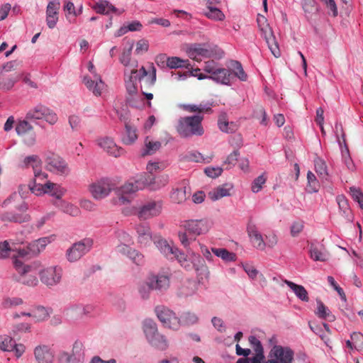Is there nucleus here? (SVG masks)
Returning a JSON list of instances; mask_svg holds the SVG:
<instances>
[{
	"instance_id": "1",
	"label": "nucleus",
	"mask_w": 363,
	"mask_h": 363,
	"mask_svg": "<svg viewBox=\"0 0 363 363\" xmlns=\"http://www.w3.org/2000/svg\"><path fill=\"white\" fill-rule=\"evenodd\" d=\"M133 45L124 50L120 57V62L125 67L124 81L127 92L130 96H135L138 93V82L147 76L146 69L143 66L139 69L138 62L131 59Z\"/></svg>"
},
{
	"instance_id": "2",
	"label": "nucleus",
	"mask_w": 363,
	"mask_h": 363,
	"mask_svg": "<svg viewBox=\"0 0 363 363\" xmlns=\"http://www.w3.org/2000/svg\"><path fill=\"white\" fill-rule=\"evenodd\" d=\"M188 57L196 62H201L206 58H220L223 52L218 46L209 43L191 44L186 50Z\"/></svg>"
},
{
	"instance_id": "3",
	"label": "nucleus",
	"mask_w": 363,
	"mask_h": 363,
	"mask_svg": "<svg viewBox=\"0 0 363 363\" xmlns=\"http://www.w3.org/2000/svg\"><path fill=\"white\" fill-rule=\"evenodd\" d=\"M202 121L203 116L199 115L181 118L178 121L177 132L184 138L202 135L204 132L201 125Z\"/></svg>"
},
{
	"instance_id": "4",
	"label": "nucleus",
	"mask_w": 363,
	"mask_h": 363,
	"mask_svg": "<svg viewBox=\"0 0 363 363\" xmlns=\"http://www.w3.org/2000/svg\"><path fill=\"white\" fill-rule=\"evenodd\" d=\"M149 183L145 180V175H140L137 179L130 180L116 190L119 202L125 204L130 202V197L139 190L143 189Z\"/></svg>"
},
{
	"instance_id": "5",
	"label": "nucleus",
	"mask_w": 363,
	"mask_h": 363,
	"mask_svg": "<svg viewBox=\"0 0 363 363\" xmlns=\"http://www.w3.org/2000/svg\"><path fill=\"white\" fill-rule=\"evenodd\" d=\"M13 267L19 274L18 281L28 286L37 285L38 280L37 279V264H24L21 260L14 258Z\"/></svg>"
},
{
	"instance_id": "6",
	"label": "nucleus",
	"mask_w": 363,
	"mask_h": 363,
	"mask_svg": "<svg viewBox=\"0 0 363 363\" xmlns=\"http://www.w3.org/2000/svg\"><path fill=\"white\" fill-rule=\"evenodd\" d=\"M143 328L145 337L150 344L161 350H164L167 348V340L164 335L158 333L157 325L152 320H145Z\"/></svg>"
},
{
	"instance_id": "7",
	"label": "nucleus",
	"mask_w": 363,
	"mask_h": 363,
	"mask_svg": "<svg viewBox=\"0 0 363 363\" xmlns=\"http://www.w3.org/2000/svg\"><path fill=\"white\" fill-rule=\"evenodd\" d=\"M162 203L160 201H150L142 205L140 208L125 209V215L135 214L140 219L146 220L160 215L162 211Z\"/></svg>"
},
{
	"instance_id": "8",
	"label": "nucleus",
	"mask_w": 363,
	"mask_h": 363,
	"mask_svg": "<svg viewBox=\"0 0 363 363\" xmlns=\"http://www.w3.org/2000/svg\"><path fill=\"white\" fill-rule=\"evenodd\" d=\"M26 118L29 121L44 120L50 125L55 124L58 121L57 113L41 104L30 108L26 113Z\"/></svg>"
},
{
	"instance_id": "9",
	"label": "nucleus",
	"mask_w": 363,
	"mask_h": 363,
	"mask_svg": "<svg viewBox=\"0 0 363 363\" xmlns=\"http://www.w3.org/2000/svg\"><path fill=\"white\" fill-rule=\"evenodd\" d=\"M116 189V184L112 179L104 177L95 181L89 186L92 197L96 200H101L108 197Z\"/></svg>"
},
{
	"instance_id": "10",
	"label": "nucleus",
	"mask_w": 363,
	"mask_h": 363,
	"mask_svg": "<svg viewBox=\"0 0 363 363\" xmlns=\"http://www.w3.org/2000/svg\"><path fill=\"white\" fill-rule=\"evenodd\" d=\"M213 223L208 218L190 219L185 220L182 225L189 235L197 237L207 234L213 227Z\"/></svg>"
},
{
	"instance_id": "11",
	"label": "nucleus",
	"mask_w": 363,
	"mask_h": 363,
	"mask_svg": "<svg viewBox=\"0 0 363 363\" xmlns=\"http://www.w3.org/2000/svg\"><path fill=\"white\" fill-rule=\"evenodd\" d=\"M87 68L91 76H84L83 77V83L94 96H99L105 89L106 84L102 80L101 76L96 73L95 67L92 62H89Z\"/></svg>"
},
{
	"instance_id": "12",
	"label": "nucleus",
	"mask_w": 363,
	"mask_h": 363,
	"mask_svg": "<svg viewBox=\"0 0 363 363\" xmlns=\"http://www.w3.org/2000/svg\"><path fill=\"white\" fill-rule=\"evenodd\" d=\"M294 352L287 346L274 345L270 350L268 359L262 363H293Z\"/></svg>"
},
{
	"instance_id": "13",
	"label": "nucleus",
	"mask_w": 363,
	"mask_h": 363,
	"mask_svg": "<svg viewBox=\"0 0 363 363\" xmlns=\"http://www.w3.org/2000/svg\"><path fill=\"white\" fill-rule=\"evenodd\" d=\"M155 313L162 325L169 329L177 330L181 327V320L176 313L164 306H157Z\"/></svg>"
},
{
	"instance_id": "14",
	"label": "nucleus",
	"mask_w": 363,
	"mask_h": 363,
	"mask_svg": "<svg viewBox=\"0 0 363 363\" xmlns=\"http://www.w3.org/2000/svg\"><path fill=\"white\" fill-rule=\"evenodd\" d=\"M93 244L94 241L91 238H86L75 242L67 250L66 256L67 259L69 262L79 260L91 249Z\"/></svg>"
},
{
	"instance_id": "15",
	"label": "nucleus",
	"mask_w": 363,
	"mask_h": 363,
	"mask_svg": "<svg viewBox=\"0 0 363 363\" xmlns=\"http://www.w3.org/2000/svg\"><path fill=\"white\" fill-rule=\"evenodd\" d=\"M28 206L23 201L15 211H7L0 215V219L4 222H12L16 223H23L29 222L31 219L30 216L27 213Z\"/></svg>"
},
{
	"instance_id": "16",
	"label": "nucleus",
	"mask_w": 363,
	"mask_h": 363,
	"mask_svg": "<svg viewBox=\"0 0 363 363\" xmlns=\"http://www.w3.org/2000/svg\"><path fill=\"white\" fill-rule=\"evenodd\" d=\"M41 281L48 286H53L58 284L62 277V269L55 265L41 269L39 272Z\"/></svg>"
},
{
	"instance_id": "17",
	"label": "nucleus",
	"mask_w": 363,
	"mask_h": 363,
	"mask_svg": "<svg viewBox=\"0 0 363 363\" xmlns=\"http://www.w3.org/2000/svg\"><path fill=\"white\" fill-rule=\"evenodd\" d=\"M45 164L48 170L54 174L67 175L69 173V169L66 162L61 157L54 153H50L46 156Z\"/></svg>"
},
{
	"instance_id": "18",
	"label": "nucleus",
	"mask_w": 363,
	"mask_h": 363,
	"mask_svg": "<svg viewBox=\"0 0 363 363\" xmlns=\"http://www.w3.org/2000/svg\"><path fill=\"white\" fill-rule=\"evenodd\" d=\"M36 363H55V353L52 347L48 345H38L33 350Z\"/></svg>"
},
{
	"instance_id": "19",
	"label": "nucleus",
	"mask_w": 363,
	"mask_h": 363,
	"mask_svg": "<svg viewBox=\"0 0 363 363\" xmlns=\"http://www.w3.org/2000/svg\"><path fill=\"white\" fill-rule=\"evenodd\" d=\"M258 26L261 35L266 40L271 52L275 57H279L281 55L280 50L270 24H258Z\"/></svg>"
},
{
	"instance_id": "20",
	"label": "nucleus",
	"mask_w": 363,
	"mask_h": 363,
	"mask_svg": "<svg viewBox=\"0 0 363 363\" xmlns=\"http://www.w3.org/2000/svg\"><path fill=\"white\" fill-rule=\"evenodd\" d=\"M137 241L140 247H147L154 242L153 236L150 226L147 224H139L135 226Z\"/></svg>"
},
{
	"instance_id": "21",
	"label": "nucleus",
	"mask_w": 363,
	"mask_h": 363,
	"mask_svg": "<svg viewBox=\"0 0 363 363\" xmlns=\"http://www.w3.org/2000/svg\"><path fill=\"white\" fill-rule=\"evenodd\" d=\"M247 233L253 246L259 250H264L267 246L262 235L258 230L257 225L250 221L247 225Z\"/></svg>"
},
{
	"instance_id": "22",
	"label": "nucleus",
	"mask_w": 363,
	"mask_h": 363,
	"mask_svg": "<svg viewBox=\"0 0 363 363\" xmlns=\"http://www.w3.org/2000/svg\"><path fill=\"white\" fill-rule=\"evenodd\" d=\"M97 145L108 154L115 157H120L124 153L123 149L118 147L113 140L108 137L98 139Z\"/></svg>"
},
{
	"instance_id": "23",
	"label": "nucleus",
	"mask_w": 363,
	"mask_h": 363,
	"mask_svg": "<svg viewBox=\"0 0 363 363\" xmlns=\"http://www.w3.org/2000/svg\"><path fill=\"white\" fill-rule=\"evenodd\" d=\"M55 240V235H51L46 237L40 238L28 243L30 252L32 257H35L43 252L48 245L50 244Z\"/></svg>"
},
{
	"instance_id": "24",
	"label": "nucleus",
	"mask_w": 363,
	"mask_h": 363,
	"mask_svg": "<svg viewBox=\"0 0 363 363\" xmlns=\"http://www.w3.org/2000/svg\"><path fill=\"white\" fill-rule=\"evenodd\" d=\"M148 279L152 290L164 291L169 287V277L166 274H151Z\"/></svg>"
},
{
	"instance_id": "25",
	"label": "nucleus",
	"mask_w": 363,
	"mask_h": 363,
	"mask_svg": "<svg viewBox=\"0 0 363 363\" xmlns=\"http://www.w3.org/2000/svg\"><path fill=\"white\" fill-rule=\"evenodd\" d=\"M310 257L315 262H326L329 254L323 245L318 242H312L309 245Z\"/></svg>"
},
{
	"instance_id": "26",
	"label": "nucleus",
	"mask_w": 363,
	"mask_h": 363,
	"mask_svg": "<svg viewBox=\"0 0 363 363\" xmlns=\"http://www.w3.org/2000/svg\"><path fill=\"white\" fill-rule=\"evenodd\" d=\"M154 244L164 257L170 259H173V254L177 247L172 243L169 242L160 235H155Z\"/></svg>"
},
{
	"instance_id": "27",
	"label": "nucleus",
	"mask_w": 363,
	"mask_h": 363,
	"mask_svg": "<svg viewBox=\"0 0 363 363\" xmlns=\"http://www.w3.org/2000/svg\"><path fill=\"white\" fill-rule=\"evenodd\" d=\"M199 284L195 281L183 283L178 289L177 295L181 298H188L198 295Z\"/></svg>"
},
{
	"instance_id": "28",
	"label": "nucleus",
	"mask_w": 363,
	"mask_h": 363,
	"mask_svg": "<svg viewBox=\"0 0 363 363\" xmlns=\"http://www.w3.org/2000/svg\"><path fill=\"white\" fill-rule=\"evenodd\" d=\"M230 76L231 73L228 69L218 66L212 74L208 75V77L209 79L213 80L217 84L230 85Z\"/></svg>"
},
{
	"instance_id": "29",
	"label": "nucleus",
	"mask_w": 363,
	"mask_h": 363,
	"mask_svg": "<svg viewBox=\"0 0 363 363\" xmlns=\"http://www.w3.org/2000/svg\"><path fill=\"white\" fill-rule=\"evenodd\" d=\"M164 60H166L167 66L170 69L188 67L190 65L188 60H182L178 57H167L165 55H160L157 57V63Z\"/></svg>"
},
{
	"instance_id": "30",
	"label": "nucleus",
	"mask_w": 363,
	"mask_h": 363,
	"mask_svg": "<svg viewBox=\"0 0 363 363\" xmlns=\"http://www.w3.org/2000/svg\"><path fill=\"white\" fill-rule=\"evenodd\" d=\"M249 342L255 352V355L250 359L251 363H262L265 357L264 355L263 347L259 340L254 336L250 335L249 337Z\"/></svg>"
},
{
	"instance_id": "31",
	"label": "nucleus",
	"mask_w": 363,
	"mask_h": 363,
	"mask_svg": "<svg viewBox=\"0 0 363 363\" xmlns=\"http://www.w3.org/2000/svg\"><path fill=\"white\" fill-rule=\"evenodd\" d=\"M63 356L66 357L67 363H83L84 354L82 344L79 342H74L72 354L64 353Z\"/></svg>"
},
{
	"instance_id": "32",
	"label": "nucleus",
	"mask_w": 363,
	"mask_h": 363,
	"mask_svg": "<svg viewBox=\"0 0 363 363\" xmlns=\"http://www.w3.org/2000/svg\"><path fill=\"white\" fill-rule=\"evenodd\" d=\"M233 185L229 183L220 185L208 192V196L212 201H217L223 197L230 195V191L233 189Z\"/></svg>"
},
{
	"instance_id": "33",
	"label": "nucleus",
	"mask_w": 363,
	"mask_h": 363,
	"mask_svg": "<svg viewBox=\"0 0 363 363\" xmlns=\"http://www.w3.org/2000/svg\"><path fill=\"white\" fill-rule=\"evenodd\" d=\"M54 205L60 209L62 213L68 214L73 217H77L80 215L81 211L79 207L74 204L69 203L65 200L55 201Z\"/></svg>"
},
{
	"instance_id": "34",
	"label": "nucleus",
	"mask_w": 363,
	"mask_h": 363,
	"mask_svg": "<svg viewBox=\"0 0 363 363\" xmlns=\"http://www.w3.org/2000/svg\"><path fill=\"white\" fill-rule=\"evenodd\" d=\"M284 283L295 294L296 296L302 301L308 302L309 300L308 294L306 289L302 286L296 284L291 281L284 280Z\"/></svg>"
},
{
	"instance_id": "35",
	"label": "nucleus",
	"mask_w": 363,
	"mask_h": 363,
	"mask_svg": "<svg viewBox=\"0 0 363 363\" xmlns=\"http://www.w3.org/2000/svg\"><path fill=\"white\" fill-rule=\"evenodd\" d=\"M94 8L97 13L102 14H109L112 13L116 15H120L122 13V11L118 10L107 1H101L97 2Z\"/></svg>"
},
{
	"instance_id": "36",
	"label": "nucleus",
	"mask_w": 363,
	"mask_h": 363,
	"mask_svg": "<svg viewBox=\"0 0 363 363\" xmlns=\"http://www.w3.org/2000/svg\"><path fill=\"white\" fill-rule=\"evenodd\" d=\"M48 189V194L58 200L65 194L67 189L62 186L60 184L52 183L50 181H46V187Z\"/></svg>"
},
{
	"instance_id": "37",
	"label": "nucleus",
	"mask_w": 363,
	"mask_h": 363,
	"mask_svg": "<svg viewBox=\"0 0 363 363\" xmlns=\"http://www.w3.org/2000/svg\"><path fill=\"white\" fill-rule=\"evenodd\" d=\"M21 168L32 167L35 171L37 168L42 167V160L37 155H32L24 157L20 165Z\"/></svg>"
},
{
	"instance_id": "38",
	"label": "nucleus",
	"mask_w": 363,
	"mask_h": 363,
	"mask_svg": "<svg viewBox=\"0 0 363 363\" xmlns=\"http://www.w3.org/2000/svg\"><path fill=\"white\" fill-rule=\"evenodd\" d=\"M148 177L147 179L145 176V180L149 183L147 186H150L152 190H157L164 186L169 182V177L167 175H162L156 178H150V176Z\"/></svg>"
},
{
	"instance_id": "39",
	"label": "nucleus",
	"mask_w": 363,
	"mask_h": 363,
	"mask_svg": "<svg viewBox=\"0 0 363 363\" xmlns=\"http://www.w3.org/2000/svg\"><path fill=\"white\" fill-rule=\"evenodd\" d=\"M211 252L216 257L221 258L223 261L227 262H234L236 259V255L233 252H229L225 248L212 247Z\"/></svg>"
},
{
	"instance_id": "40",
	"label": "nucleus",
	"mask_w": 363,
	"mask_h": 363,
	"mask_svg": "<svg viewBox=\"0 0 363 363\" xmlns=\"http://www.w3.org/2000/svg\"><path fill=\"white\" fill-rule=\"evenodd\" d=\"M186 187L182 186L180 188L174 189L170 194V199L174 203H182L186 199Z\"/></svg>"
},
{
	"instance_id": "41",
	"label": "nucleus",
	"mask_w": 363,
	"mask_h": 363,
	"mask_svg": "<svg viewBox=\"0 0 363 363\" xmlns=\"http://www.w3.org/2000/svg\"><path fill=\"white\" fill-rule=\"evenodd\" d=\"M50 309L43 306H37L33 308L32 318L35 322H40L46 320L50 314Z\"/></svg>"
},
{
	"instance_id": "42",
	"label": "nucleus",
	"mask_w": 363,
	"mask_h": 363,
	"mask_svg": "<svg viewBox=\"0 0 363 363\" xmlns=\"http://www.w3.org/2000/svg\"><path fill=\"white\" fill-rule=\"evenodd\" d=\"M341 148V155H342V160L343 163L347 167V169L353 172L355 170V164L350 156L349 149L345 143V140H344V147L340 145Z\"/></svg>"
},
{
	"instance_id": "43",
	"label": "nucleus",
	"mask_w": 363,
	"mask_h": 363,
	"mask_svg": "<svg viewBox=\"0 0 363 363\" xmlns=\"http://www.w3.org/2000/svg\"><path fill=\"white\" fill-rule=\"evenodd\" d=\"M138 139L136 128L125 123V132L123 136L122 141L125 145H132Z\"/></svg>"
},
{
	"instance_id": "44",
	"label": "nucleus",
	"mask_w": 363,
	"mask_h": 363,
	"mask_svg": "<svg viewBox=\"0 0 363 363\" xmlns=\"http://www.w3.org/2000/svg\"><path fill=\"white\" fill-rule=\"evenodd\" d=\"M173 259H176L181 266L186 269L189 270L191 268V259L188 258V257L177 247L173 254Z\"/></svg>"
},
{
	"instance_id": "45",
	"label": "nucleus",
	"mask_w": 363,
	"mask_h": 363,
	"mask_svg": "<svg viewBox=\"0 0 363 363\" xmlns=\"http://www.w3.org/2000/svg\"><path fill=\"white\" fill-rule=\"evenodd\" d=\"M161 147V143L159 141H152L146 138L145 140V148L143 150L142 155H152L159 150Z\"/></svg>"
},
{
	"instance_id": "46",
	"label": "nucleus",
	"mask_w": 363,
	"mask_h": 363,
	"mask_svg": "<svg viewBox=\"0 0 363 363\" xmlns=\"http://www.w3.org/2000/svg\"><path fill=\"white\" fill-rule=\"evenodd\" d=\"M314 166L315 172L319 175V177L326 179L328 173L325 162L323 159L317 157L314 160Z\"/></svg>"
},
{
	"instance_id": "47",
	"label": "nucleus",
	"mask_w": 363,
	"mask_h": 363,
	"mask_svg": "<svg viewBox=\"0 0 363 363\" xmlns=\"http://www.w3.org/2000/svg\"><path fill=\"white\" fill-rule=\"evenodd\" d=\"M307 191L309 193H316L319 190L320 184L319 182L315 176V174L311 171L308 172L307 174Z\"/></svg>"
},
{
	"instance_id": "48",
	"label": "nucleus",
	"mask_w": 363,
	"mask_h": 363,
	"mask_svg": "<svg viewBox=\"0 0 363 363\" xmlns=\"http://www.w3.org/2000/svg\"><path fill=\"white\" fill-rule=\"evenodd\" d=\"M14 341L15 340L8 335H0V350L5 352H11Z\"/></svg>"
},
{
	"instance_id": "49",
	"label": "nucleus",
	"mask_w": 363,
	"mask_h": 363,
	"mask_svg": "<svg viewBox=\"0 0 363 363\" xmlns=\"http://www.w3.org/2000/svg\"><path fill=\"white\" fill-rule=\"evenodd\" d=\"M28 121L26 118V120H19L17 122L15 130L18 135H26L33 130L32 125Z\"/></svg>"
},
{
	"instance_id": "50",
	"label": "nucleus",
	"mask_w": 363,
	"mask_h": 363,
	"mask_svg": "<svg viewBox=\"0 0 363 363\" xmlns=\"http://www.w3.org/2000/svg\"><path fill=\"white\" fill-rule=\"evenodd\" d=\"M12 255H11V258L12 259V262H14V258H16L18 260H20L19 258H26L31 256V252H30V247L29 245L26 247H18L16 248V250H11Z\"/></svg>"
},
{
	"instance_id": "51",
	"label": "nucleus",
	"mask_w": 363,
	"mask_h": 363,
	"mask_svg": "<svg viewBox=\"0 0 363 363\" xmlns=\"http://www.w3.org/2000/svg\"><path fill=\"white\" fill-rule=\"evenodd\" d=\"M46 187V182L43 184L40 182L33 181L28 184L30 191L36 196H40L48 194V189Z\"/></svg>"
},
{
	"instance_id": "52",
	"label": "nucleus",
	"mask_w": 363,
	"mask_h": 363,
	"mask_svg": "<svg viewBox=\"0 0 363 363\" xmlns=\"http://www.w3.org/2000/svg\"><path fill=\"white\" fill-rule=\"evenodd\" d=\"M208 11L205 13V16L213 21H223L225 15L223 12L215 7L208 6Z\"/></svg>"
},
{
	"instance_id": "53",
	"label": "nucleus",
	"mask_w": 363,
	"mask_h": 363,
	"mask_svg": "<svg viewBox=\"0 0 363 363\" xmlns=\"http://www.w3.org/2000/svg\"><path fill=\"white\" fill-rule=\"evenodd\" d=\"M179 318L181 320V325L182 323L184 325H194L199 321L197 315L191 311L184 312Z\"/></svg>"
},
{
	"instance_id": "54",
	"label": "nucleus",
	"mask_w": 363,
	"mask_h": 363,
	"mask_svg": "<svg viewBox=\"0 0 363 363\" xmlns=\"http://www.w3.org/2000/svg\"><path fill=\"white\" fill-rule=\"evenodd\" d=\"M232 67L233 69V74L240 81L245 82L247 79V75L244 71L241 63L238 61H233L232 62Z\"/></svg>"
},
{
	"instance_id": "55",
	"label": "nucleus",
	"mask_w": 363,
	"mask_h": 363,
	"mask_svg": "<svg viewBox=\"0 0 363 363\" xmlns=\"http://www.w3.org/2000/svg\"><path fill=\"white\" fill-rule=\"evenodd\" d=\"M128 258H129L132 262L137 266H143L145 263V259L143 254L135 248L131 251Z\"/></svg>"
},
{
	"instance_id": "56",
	"label": "nucleus",
	"mask_w": 363,
	"mask_h": 363,
	"mask_svg": "<svg viewBox=\"0 0 363 363\" xmlns=\"http://www.w3.org/2000/svg\"><path fill=\"white\" fill-rule=\"evenodd\" d=\"M336 201L339 206L340 211L342 213L344 216L347 217L350 212L349 204L347 199L343 195H338L336 197Z\"/></svg>"
},
{
	"instance_id": "57",
	"label": "nucleus",
	"mask_w": 363,
	"mask_h": 363,
	"mask_svg": "<svg viewBox=\"0 0 363 363\" xmlns=\"http://www.w3.org/2000/svg\"><path fill=\"white\" fill-rule=\"evenodd\" d=\"M60 6V3L59 0H53L49 2L47 6V15L48 18H53L51 21H55V16L57 14Z\"/></svg>"
},
{
	"instance_id": "58",
	"label": "nucleus",
	"mask_w": 363,
	"mask_h": 363,
	"mask_svg": "<svg viewBox=\"0 0 363 363\" xmlns=\"http://www.w3.org/2000/svg\"><path fill=\"white\" fill-rule=\"evenodd\" d=\"M115 237L118 241V244H133V238L129 233L123 230H118L115 232Z\"/></svg>"
},
{
	"instance_id": "59",
	"label": "nucleus",
	"mask_w": 363,
	"mask_h": 363,
	"mask_svg": "<svg viewBox=\"0 0 363 363\" xmlns=\"http://www.w3.org/2000/svg\"><path fill=\"white\" fill-rule=\"evenodd\" d=\"M23 301L19 297H6L4 298L1 302V306L4 308H10L14 306H20L23 304Z\"/></svg>"
},
{
	"instance_id": "60",
	"label": "nucleus",
	"mask_w": 363,
	"mask_h": 363,
	"mask_svg": "<svg viewBox=\"0 0 363 363\" xmlns=\"http://www.w3.org/2000/svg\"><path fill=\"white\" fill-rule=\"evenodd\" d=\"M143 24H128V26H123L117 30L115 34L116 37H121L129 31H138L141 30Z\"/></svg>"
},
{
	"instance_id": "61",
	"label": "nucleus",
	"mask_w": 363,
	"mask_h": 363,
	"mask_svg": "<svg viewBox=\"0 0 363 363\" xmlns=\"http://www.w3.org/2000/svg\"><path fill=\"white\" fill-rule=\"evenodd\" d=\"M184 159L188 162H208V160L206 161V159L203 157L201 153L197 151H191L188 152L184 157Z\"/></svg>"
},
{
	"instance_id": "62",
	"label": "nucleus",
	"mask_w": 363,
	"mask_h": 363,
	"mask_svg": "<svg viewBox=\"0 0 363 363\" xmlns=\"http://www.w3.org/2000/svg\"><path fill=\"white\" fill-rule=\"evenodd\" d=\"M315 313L319 318L323 319L328 318L330 315V310L320 301H317V311Z\"/></svg>"
},
{
	"instance_id": "63",
	"label": "nucleus",
	"mask_w": 363,
	"mask_h": 363,
	"mask_svg": "<svg viewBox=\"0 0 363 363\" xmlns=\"http://www.w3.org/2000/svg\"><path fill=\"white\" fill-rule=\"evenodd\" d=\"M350 193L353 200L363 209V194L359 189L354 186L350 187Z\"/></svg>"
},
{
	"instance_id": "64",
	"label": "nucleus",
	"mask_w": 363,
	"mask_h": 363,
	"mask_svg": "<svg viewBox=\"0 0 363 363\" xmlns=\"http://www.w3.org/2000/svg\"><path fill=\"white\" fill-rule=\"evenodd\" d=\"M153 291L149 284V279L147 278L146 281L142 283L138 289L139 294L143 299H147L150 296V291Z\"/></svg>"
}]
</instances>
